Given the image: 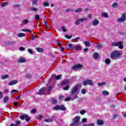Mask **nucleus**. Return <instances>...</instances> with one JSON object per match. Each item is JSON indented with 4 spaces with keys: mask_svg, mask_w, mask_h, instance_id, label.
<instances>
[{
    "mask_svg": "<svg viewBox=\"0 0 126 126\" xmlns=\"http://www.w3.org/2000/svg\"><path fill=\"white\" fill-rule=\"evenodd\" d=\"M7 5H8V2H2L1 4L2 7L7 6Z\"/></svg>",
    "mask_w": 126,
    "mask_h": 126,
    "instance_id": "obj_26",
    "label": "nucleus"
},
{
    "mask_svg": "<svg viewBox=\"0 0 126 126\" xmlns=\"http://www.w3.org/2000/svg\"><path fill=\"white\" fill-rule=\"evenodd\" d=\"M78 90H79L78 85H76L71 89V94H76V93L78 92Z\"/></svg>",
    "mask_w": 126,
    "mask_h": 126,
    "instance_id": "obj_5",
    "label": "nucleus"
},
{
    "mask_svg": "<svg viewBox=\"0 0 126 126\" xmlns=\"http://www.w3.org/2000/svg\"><path fill=\"white\" fill-rule=\"evenodd\" d=\"M83 9L81 8H78L77 9L75 10L74 11L75 13H79V12H81Z\"/></svg>",
    "mask_w": 126,
    "mask_h": 126,
    "instance_id": "obj_22",
    "label": "nucleus"
},
{
    "mask_svg": "<svg viewBox=\"0 0 126 126\" xmlns=\"http://www.w3.org/2000/svg\"><path fill=\"white\" fill-rule=\"evenodd\" d=\"M105 63L106 64L109 65L111 63V59H106L105 61Z\"/></svg>",
    "mask_w": 126,
    "mask_h": 126,
    "instance_id": "obj_20",
    "label": "nucleus"
},
{
    "mask_svg": "<svg viewBox=\"0 0 126 126\" xmlns=\"http://www.w3.org/2000/svg\"><path fill=\"white\" fill-rule=\"evenodd\" d=\"M76 68H82V65L80 64H78L72 67V69L73 70L76 69Z\"/></svg>",
    "mask_w": 126,
    "mask_h": 126,
    "instance_id": "obj_11",
    "label": "nucleus"
},
{
    "mask_svg": "<svg viewBox=\"0 0 126 126\" xmlns=\"http://www.w3.org/2000/svg\"><path fill=\"white\" fill-rule=\"evenodd\" d=\"M37 2H38V0H32V3L33 5H37Z\"/></svg>",
    "mask_w": 126,
    "mask_h": 126,
    "instance_id": "obj_32",
    "label": "nucleus"
},
{
    "mask_svg": "<svg viewBox=\"0 0 126 126\" xmlns=\"http://www.w3.org/2000/svg\"><path fill=\"white\" fill-rule=\"evenodd\" d=\"M22 31L23 32H31V31L29 29H22Z\"/></svg>",
    "mask_w": 126,
    "mask_h": 126,
    "instance_id": "obj_39",
    "label": "nucleus"
},
{
    "mask_svg": "<svg viewBox=\"0 0 126 126\" xmlns=\"http://www.w3.org/2000/svg\"><path fill=\"white\" fill-rule=\"evenodd\" d=\"M66 12H69V11H71V9H67L66 10Z\"/></svg>",
    "mask_w": 126,
    "mask_h": 126,
    "instance_id": "obj_60",
    "label": "nucleus"
},
{
    "mask_svg": "<svg viewBox=\"0 0 126 126\" xmlns=\"http://www.w3.org/2000/svg\"><path fill=\"white\" fill-rule=\"evenodd\" d=\"M20 118L21 119V120L25 119V120L28 122H30V117H29L27 115H21Z\"/></svg>",
    "mask_w": 126,
    "mask_h": 126,
    "instance_id": "obj_7",
    "label": "nucleus"
},
{
    "mask_svg": "<svg viewBox=\"0 0 126 126\" xmlns=\"http://www.w3.org/2000/svg\"><path fill=\"white\" fill-rule=\"evenodd\" d=\"M92 24L93 26H97L99 25V21L97 19H94L93 20Z\"/></svg>",
    "mask_w": 126,
    "mask_h": 126,
    "instance_id": "obj_9",
    "label": "nucleus"
},
{
    "mask_svg": "<svg viewBox=\"0 0 126 126\" xmlns=\"http://www.w3.org/2000/svg\"><path fill=\"white\" fill-rule=\"evenodd\" d=\"M79 120H80V117L77 116L74 118L73 120V123L70 125V126H79L80 123H79Z\"/></svg>",
    "mask_w": 126,
    "mask_h": 126,
    "instance_id": "obj_2",
    "label": "nucleus"
},
{
    "mask_svg": "<svg viewBox=\"0 0 126 126\" xmlns=\"http://www.w3.org/2000/svg\"><path fill=\"white\" fill-rule=\"evenodd\" d=\"M53 120L52 119L44 120V122H46V123H52V122H53Z\"/></svg>",
    "mask_w": 126,
    "mask_h": 126,
    "instance_id": "obj_30",
    "label": "nucleus"
},
{
    "mask_svg": "<svg viewBox=\"0 0 126 126\" xmlns=\"http://www.w3.org/2000/svg\"><path fill=\"white\" fill-rule=\"evenodd\" d=\"M53 110H61L60 109V105H57L55 107L53 108Z\"/></svg>",
    "mask_w": 126,
    "mask_h": 126,
    "instance_id": "obj_33",
    "label": "nucleus"
},
{
    "mask_svg": "<svg viewBox=\"0 0 126 126\" xmlns=\"http://www.w3.org/2000/svg\"><path fill=\"white\" fill-rule=\"evenodd\" d=\"M93 57L94 60H97L99 58V54L97 53H94L93 55Z\"/></svg>",
    "mask_w": 126,
    "mask_h": 126,
    "instance_id": "obj_18",
    "label": "nucleus"
},
{
    "mask_svg": "<svg viewBox=\"0 0 126 126\" xmlns=\"http://www.w3.org/2000/svg\"><path fill=\"white\" fill-rule=\"evenodd\" d=\"M63 89V90H68V89H69V86H66Z\"/></svg>",
    "mask_w": 126,
    "mask_h": 126,
    "instance_id": "obj_44",
    "label": "nucleus"
},
{
    "mask_svg": "<svg viewBox=\"0 0 126 126\" xmlns=\"http://www.w3.org/2000/svg\"><path fill=\"white\" fill-rule=\"evenodd\" d=\"M26 62V60L23 58H20L18 60V63H25Z\"/></svg>",
    "mask_w": 126,
    "mask_h": 126,
    "instance_id": "obj_19",
    "label": "nucleus"
},
{
    "mask_svg": "<svg viewBox=\"0 0 126 126\" xmlns=\"http://www.w3.org/2000/svg\"><path fill=\"white\" fill-rule=\"evenodd\" d=\"M59 99H60V100H61V101H63V100L64 99V96L62 95V96H60Z\"/></svg>",
    "mask_w": 126,
    "mask_h": 126,
    "instance_id": "obj_47",
    "label": "nucleus"
},
{
    "mask_svg": "<svg viewBox=\"0 0 126 126\" xmlns=\"http://www.w3.org/2000/svg\"><path fill=\"white\" fill-rule=\"evenodd\" d=\"M30 9L31 10H32V11H34V12H37V11H38V9L35 7H32Z\"/></svg>",
    "mask_w": 126,
    "mask_h": 126,
    "instance_id": "obj_28",
    "label": "nucleus"
},
{
    "mask_svg": "<svg viewBox=\"0 0 126 126\" xmlns=\"http://www.w3.org/2000/svg\"><path fill=\"white\" fill-rule=\"evenodd\" d=\"M113 47H118L119 49H124V45H123V42H113L112 43Z\"/></svg>",
    "mask_w": 126,
    "mask_h": 126,
    "instance_id": "obj_4",
    "label": "nucleus"
},
{
    "mask_svg": "<svg viewBox=\"0 0 126 126\" xmlns=\"http://www.w3.org/2000/svg\"><path fill=\"white\" fill-rule=\"evenodd\" d=\"M65 37L67 39H71V35H65Z\"/></svg>",
    "mask_w": 126,
    "mask_h": 126,
    "instance_id": "obj_54",
    "label": "nucleus"
},
{
    "mask_svg": "<svg viewBox=\"0 0 126 126\" xmlns=\"http://www.w3.org/2000/svg\"><path fill=\"white\" fill-rule=\"evenodd\" d=\"M85 20H87V18H84L78 19L77 21H76L75 24L76 25H79L81 22H83L84 21H85Z\"/></svg>",
    "mask_w": 126,
    "mask_h": 126,
    "instance_id": "obj_8",
    "label": "nucleus"
},
{
    "mask_svg": "<svg viewBox=\"0 0 126 126\" xmlns=\"http://www.w3.org/2000/svg\"><path fill=\"white\" fill-rule=\"evenodd\" d=\"M57 99H52V102L53 103V104H56L57 103Z\"/></svg>",
    "mask_w": 126,
    "mask_h": 126,
    "instance_id": "obj_50",
    "label": "nucleus"
},
{
    "mask_svg": "<svg viewBox=\"0 0 126 126\" xmlns=\"http://www.w3.org/2000/svg\"><path fill=\"white\" fill-rule=\"evenodd\" d=\"M69 82H70V80H64L62 82V85H67V84H69Z\"/></svg>",
    "mask_w": 126,
    "mask_h": 126,
    "instance_id": "obj_14",
    "label": "nucleus"
},
{
    "mask_svg": "<svg viewBox=\"0 0 126 126\" xmlns=\"http://www.w3.org/2000/svg\"><path fill=\"white\" fill-rule=\"evenodd\" d=\"M60 110H62V111H65V107L63 105L60 106Z\"/></svg>",
    "mask_w": 126,
    "mask_h": 126,
    "instance_id": "obj_34",
    "label": "nucleus"
},
{
    "mask_svg": "<svg viewBox=\"0 0 126 126\" xmlns=\"http://www.w3.org/2000/svg\"><path fill=\"white\" fill-rule=\"evenodd\" d=\"M77 98H78V95H75L73 98H71L70 97H66L65 99V101H69V100H75V99H77Z\"/></svg>",
    "mask_w": 126,
    "mask_h": 126,
    "instance_id": "obj_10",
    "label": "nucleus"
},
{
    "mask_svg": "<svg viewBox=\"0 0 126 126\" xmlns=\"http://www.w3.org/2000/svg\"><path fill=\"white\" fill-rule=\"evenodd\" d=\"M2 93H1V92H0V99H1V98H2Z\"/></svg>",
    "mask_w": 126,
    "mask_h": 126,
    "instance_id": "obj_59",
    "label": "nucleus"
},
{
    "mask_svg": "<svg viewBox=\"0 0 126 126\" xmlns=\"http://www.w3.org/2000/svg\"><path fill=\"white\" fill-rule=\"evenodd\" d=\"M13 104H14V106H16V107H17V106H18V105H19V102H14Z\"/></svg>",
    "mask_w": 126,
    "mask_h": 126,
    "instance_id": "obj_48",
    "label": "nucleus"
},
{
    "mask_svg": "<svg viewBox=\"0 0 126 126\" xmlns=\"http://www.w3.org/2000/svg\"><path fill=\"white\" fill-rule=\"evenodd\" d=\"M44 91H46V88H42L41 89L39 90L37 94H38V95H41V94H43V93H44Z\"/></svg>",
    "mask_w": 126,
    "mask_h": 126,
    "instance_id": "obj_15",
    "label": "nucleus"
},
{
    "mask_svg": "<svg viewBox=\"0 0 126 126\" xmlns=\"http://www.w3.org/2000/svg\"><path fill=\"white\" fill-rule=\"evenodd\" d=\"M20 121H16V126H20Z\"/></svg>",
    "mask_w": 126,
    "mask_h": 126,
    "instance_id": "obj_52",
    "label": "nucleus"
},
{
    "mask_svg": "<svg viewBox=\"0 0 126 126\" xmlns=\"http://www.w3.org/2000/svg\"><path fill=\"white\" fill-rule=\"evenodd\" d=\"M20 51H25V48L23 47H21L19 48Z\"/></svg>",
    "mask_w": 126,
    "mask_h": 126,
    "instance_id": "obj_55",
    "label": "nucleus"
},
{
    "mask_svg": "<svg viewBox=\"0 0 126 126\" xmlns=\"http://www.w3.org/2000/svg\"><path fill=\"white\" fill-rule=\"evenodd\" d=\"M67 45L68 46L69 49H71V48H72L73 47V46L72 45V44H71V43H68L67 44Z\"/></svg>",
    "mask_w": 126,
    "mask_h": 126,
    "instance_id": "obj_53",
    "label": "nucleus"
},
{
    "mask_svg": "<svg viewBox=\"0 0 126 126\" xmlns=\"http://www.w3.org/2000/svg\"><path fill=\"white\" fill-rule=\"evenodd\" d=\"M28 52H29V53H30V54H31V55L33 54V51H32V49H28Z\"/></svg>",
    "mask_w": 126,
    "mask_h": 126,
    "instance_id": "obj_51",
    "label": "nucleus"
},
{
    "mask_svg": "<svg viewBox=\"0 0 126 126\" xmlns=\"http://www.w3.org/2000/svg\"><path fill=\"white\" fill-rule=\"evenodd\" d=\"M14 92H17V90H13L12 91V93H14Z\"/></svg>",
    "mask_w": 126,
    "mask_h": 126,
    "instance_id": "obj_61",
    "label": "nucleus"
},
{
    "mask_svg": "<svg viewBox=\"0 0 126 126\" xmlns=\"http://www.w3.org/2000/svg\"><path fill=\"white\" fill-rule=\"evenodd\" d=\"M8 100H9V98L7 96H5L3 98V102L4 103H6Z\"/></svg>",
    "mask_w": 126,
    "mask_h": 126,
    "instance_id": "obj_27",
    "label": "nucleus"
},
{
    "mask_svg": "<svg viewBox=\"0 0 126 126\" xmlns=\"http://www.w3.org/2000/svg\"><path fill=\"white\" fill-rule=\"evenodd\" d=\"M36 50L39 53H42L43 51V49L42 48H37Z\"/></svg>",
    "mask_w": 126,
    "mask_h": 126,
    "instance_id": "obj_40",
    "label": "nucleus"
},
{
    "mask_svg": "<svg viewBox=\"0 0 126 126\" xmlns=\"http://www.w3.org/2000/svg\"><path fill=\"white\" fill-rule=\"evenodd\" d=\"M84 52H87L88 51V48H85L84 49Z\"/></svg>",
    "mask_w": 126,
    "mask_h": 126,
    "instance_id": "obj_64",
    "label": "nucleus"
},
{
    "mask_svg": "<svg viewBox=\"0 0 126 126\" xmlns=\"http://www.w3.org/2000/svg\"><path fill=\"white\" fill-rule=\"evenodd\" d=\"M79 39H80V37H77L74 40H75V41H77V40H79Z\"/></svg>",
    "mask_w": 126,
    "mask_h": 126,
    "instance_id": "obj_63",
    "label": "nucleus"
},
{
    "mask_svg": "<svg viewBox=\"0 0 126 126\" xmlns=\"http://www.w3.org/2000/svg\"><path fill=\"white\" fill-rule=\"evenodd\" d=\"M87 84H89V85L92 86V85H93V81L91 80L87 79L83 82V85H84V86H86Z\"/></svg>",
    "mask_w": 126,
    "mask_h": 126,
    "instance_id": "obj_6",
    "label": "nucleus"
},
{
    "mask_svg": "<svg viewBox=\"0 0 126 126\" xmlns=\"http://www.w3.org/2000/svg\"><path fill=\"white\" fill-rule=\"evenodd\" d=\"M106 84V82H102L100 83H98L97 85L98 86H104Z\"/></svg>",
    "mask_w": 126,
    "mask_h": 126,
    "instance_id": "obj_25",
    "label": "nucleus"
},
{
    "mask_svg": "<svg viewBox=\"0 0 126 126\" xmlns=\"http://www.w3.org/2000/svg\"><path fill=\"white\" fill-rule=\"evenodd\" d=\"M110 58L112 60H118L122 58V54L119 51L114 50L110 54Z\"/></svg>",
    "mask_w": 126,
    "mask_h": 126,
    "instance_id": "obj_1",
    "label": "nucleus"
},
{
    "mask_svg": "<svg viewBox=\"0 0 126 126\" xmlns=\"http://www.w3.org/2000/svg\"><path fill=\"white\" fill-rule=\"evenodd\" d=\"M43 4L44 6H49V2H44Z\"/></svg>",
    "mask_w": 126,
    "mask_h": 126,
    "instance_id": "obj_46",
    "label": "nucleus"
},
{
    "mask_svg": "<svg viewBox=\"0 0 126 126\" xmlns=\"http://www.w3.org/2000/svg\"><path fill=\"white\" fill-rule=\"evenodd\" d=\"M36 111L37 110L36 109H32L31 110V112L33 114H34V113H36Z\"/></svg>",
    "mask_w": 126,
    "mask_h": 126,
    "instance_id": "obj_56",
    "label": "nucleus"
},
{
    "mask_svg": "<svg viewBox=\"0 0 126 126\" xmlns=\"http://www.w3.org/2000/svg\"><path fill=\"white\" fill-rule=\"evenodd\" d=\"M28 23V20H24L22 22V25H26Z\"/></svg>",
    "mask_w": 126,
    "mask_h": 126,
    "instance_id": "obj_24",
    "label": "nucleus"
},
{
    "mask_svg": "<svg viewBox=\"0 0 126 126\" xmlns=\"http://www.w3.org/2000/svg\"><path fill=\"white\" fill-rule=\"evenodd\" d=\"M85 113H86V111L84 110H82L80 111V113L81 114V115H84V114H85Z\"/></svg>",
    "mask_w": 126,
    "mask_h": 126,
    "instance_id": "obj_43",
    "label": "nucleus"
},
{
    "mask_svg": "<svg viewBox=\"0 0 126 126\" xmlns=\"http://www.w3.org/2000/svg\"><path fill=\"white\" fill-rule=\"evenodd\" d=\"M73 49H75V50H81V46H79V45H77V46H75L74 47H73Z\"/></svg>",
    "mask_w": 126,
    "mask_h": 126,
    "instance_id": "obj_23",
    "label": "nucleus"
},
{
    "mask_svg": "<svg viewBox=\"0 0 126 126\" xmlns=\"http://www.w3.org/2000/svg\"><path fill=\"white\" fill-rule=\"evenodd\" d=\"M112 7H113V8H116V7H118V3H114L112 4Z\"/></svg>",
    "mask_w": 126,
    "mask_h": 126,
    "instance_id": "obj_37",
    "label": "nucleus"
},
{
    "mask_svg": "<svg viewBox=\"0 0 126 126\" xmlns=\"http://www.w3.org/2000/svg\"><path fill=\"white\" fill-rule=\"evenodd\" d=\"M8 77V75H4L1 76L2 79H6V78H7Z\"/></svg>",
    "mask_w": 126,
    "mask_h": 126,
    "instance_id": "obj_42",
    "label": "nucleus"
},
{
    "mask_svg": "<svg viewBox=\"0 0 126 126\" xmlns=\"http://www.w3.org/2000/svg\"><path fill=\"white\" fill-rule=\"evenodd\" d=\"M97 124L98 125H99V126H102V125H103V124H104V122L102 121L101 120H98L97 121Z\"/></svg>",
    "mask_w": 126,
    "mask_h": 126,
    "instance_id": "obj_29",
    "label": "nucleus"
},
{
    "mask_svg": "<svg viewBox=\"0 0 126 126\" xmlns=\"http://www.w3.org/2000/svg\"><path fill=\"white\" fill-rule=\"evenodd\" d=\"M126 20V12L123 13L121 17L117 19L116 21L118 22V23H123V22H125Z\"/></svg>",
    "mask_w": 126,
    "mask_h": 126,
    "instance_id": "obj_3",
    "label": "nucleus"
},
{
    "mask_svg": "<svg viewBox=\"0 0 126 126\" xmlns=\"http://www.w3.org/2000/svg\"><path fill=\"white\" fill-rule=\"evenodd\" d=\"M35 39H36V36H35L34 35H32V41H34V40H35Z\"/></svg>",
    "mask_w": 126,
    "mask_h": 126,
    "instance_id": "obj_57",
    "label": "nucleus"
},
{
    "mask_svg": "<svg viewBox=\"0 0 126 126\" xmlns=\"http://www.w3.org/2000/svg\"><path fill=\"white\" fill-rule=\"evenodd\" d=\"M86 122H87V119H86V118H83L82 119V123H86Z\"/></svg>",
    "mask_w": 126,
    "mask_h": 126,
    "instance_id": "obj_45",
    "label": "nucleus"
},
{
    "mask_svg": "<svg viewBox=\"0 0 126 126\" xmlns=\"http://www.w3.org/2000/svg\"><path fill=\"white\" fill-rule=\"evenodd\" d=\"M83 43L85 44V46L87 47L91 46V44H90V42H89V41H83Z\"/></svg>",
    "mask_w": 126,
    "mask_h": 126,
    "instance_id": "obj_17",
    "label": "nucleus"
},
{
    "mask_svg": "<svg viewBox=\"0 0 126 126\" xmlns=\"http://www.w3.org/2000/svg\"><path fill=\"white\" fill-rule=\"evenodd\" d=\"M86 92L87 91L85 89H83L81 91V93H82V94H86Z\"/></svg>",
    "mask_w": 126,
    "mask_h": 126,
    "instance_id": "obj_35",
    "label": "nucleus"
},
{
    "mask_svg": "<svg viewBox=\"0 0 126 126\" xmlns=\"http://www.w3.org/2000/svg\"><path fill=\"white\" fill-rule=\"evenodd\" d=\"M94 126L95 125L94 124V123H90L89 124L84 125L83 126Z\"/></svg>",
    "mask_w": 126,
    "mask_h": 126,
    "instance_id": "obj_41",
    "label": "nucleus"
},
{
    "mask_svg": "<svg viewBox=\"0 0 126 126\" xmlns=\"http://www.w3.org/2000/svg\"><path fill=\"white\" fill-rule=\"evenodd\" d=\"M88 17L90 19L91 18V17H92V16L91 15V14H89L88 15Z\"/></svg>",
    "mask_w": 126,
    "mask_h": 126,
    "instance_id": "obj_62",
    "label": "nucleus"
},
{
    "mask_svg": "<svg viewBox=\"0 0 126 126\" xmlns=\"http://www.w3.org/2000/svg\"><path fill=\"white\" fill-rule=\"evenodd\" d=\"M62 77V76L61 75L57 76V75H53L52 77V78L53 79H56V80H59L60 78Z\"/></svg>",
    "mask_w": 126,
    "mask_h": 126,
    "instance_id": "obj_13",
    "label": "nucleus"
},
{
    "mask_svg": "<svg viewBox=\"0 0 126 126\" xmlns=\"http://www.w3.org/2000/svg\"><path fill=\"white\" fill-rule=\"evenodd\" d=\"M103 95H105L106 96H107V95H109V93L107 91H104L102 92Z\"/></svg>",
    "mask_w": 126,
    "mask_h": 126,
    "instance_id": "obj_31",
    "label": "nucleus"
},
{
    "mask_svg": "<svg viewBox=\"0 0 126 126\" xmlns=\"http://www.w3.org/2000/svg\"><path fill=\"white\" fill-rule=\"evenodd\" d=\"M18 36L19 37H24V36H25V34L22 33H19V34H18Z\"/></svg>",
    "mask_w": 126,
    "mask_h": 126,
    "instance_id": "obj_38",
    "label": "nucleus"
},
{
    "mask_svg": "<svg viewBox=\"0 0 126 126\" xmlns=\"http://www.w3.org/2000/svg\"><path fill=\"white\" fill-rule=\"evenodd\" d=\"M52 88H53V87L52 86H50L48 87V88H45V91H47L48 93H50V92L52 91Z\"/></svg>",
    "mask_w": 126,
    "mask_h": 126,
    "instance_id": "obj_21",
    "label": "nucleus"
},
{
    "mask_svg": "<svg viewBox=\"0 0 126 126\" xmlns=\"http://www.w3.org/2000/svg\"><path fill=\"white\" fill-rule=\"evenodd\" d=\"M102 17H104L105 18H109V15H108L107 13L103 12L101 14Z\"/></svg>",
    "mask_w": 126,
    "mask_h": 126,
    "instance_id": "obj_16",
    "label": "nucleus"
},
{
    "mask_svg": "<svg viewBox=\"0 0 126 126\" xmlns=\"http://www.w3.org/2000/svg\"><path fill=\"white\" fill-rule=\"evenodd\" d=\"M35 20H39L40 19V16H39L38 14L35 15Z\"/></svg>",
    "mask_w": 126,
    "mask_h": 126,
    "instance_id": "obj_36",
    "label": "nucleus"
},
{
    "mask_svg": "<svg viewBox=\"0 0 126 126\" xmlns=\"http://www.w3.org/2000/svg\"><path fill=\"white\" fill-rule=\"evenodd\" d=\"M59 46L60 48L62 49V52H63L64 49L62 47V45L61 44H59Z\"/></svg>",
    "mask_w": 126,
    "mask_h": 126,
    "instance_id": "obj_58",
    "label": "nucleus"
},
{
    "mask_svg": "<svg viewBox=\"0 0 126 126\" xmlns=\"http://www.w3.org/2000/svg\"><path fill=\"white\" fill-rule=\"evenodd\" d=\"M62 30L63 31V32H66V29H65V27H62L61 28Z\"/></svg>",
    "mask_w": 126,
    "mask_h": 126,
    "instance_id": "obj_49",
    "label": "nucleus"
},
{
    "mask_svg": "<svg viewBox=\"0 0 126 126\" xmlns=\"http://www.w3.org/2000/svg\"><path fill=\"white\" fill-rule=\"evenodd\" d=\"M17 82H18V81H17V80H15L14 81H11V82H9L8 83V85L9 86L14 85L16 84V83H17Z\"/></svg>",
    "mask_w": 126,
    "mask_h": 126,
    "instance_id": "obj_12",
    "label": "nucleus"
}]
</instances>
